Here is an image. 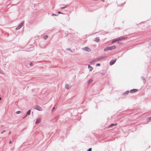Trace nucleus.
<instances>
[{
    "mask_svg": "<svg viewBox=\"0 0 151 151\" xmlns=\"http://www.w3.org/2000/svg\"><path fill=\"white\" fill-rule=\"evenodd\" d=\"M105 58V56H101L99 57L98 58H96L94 60H92L90 62V63H93L94 62H98L99 61H100V60L103 59Z\"/></svg>",
    "mask_w": 151,
    "mask_h": 151,
    "instance_id": "nucleus-1",
    "label": "nucleus"
},
{
    "mask_svg": "<svg viewBox=\"0 0 151 151\" xmlns=\"http://www.w3.org/2000/svg\"><path fill=\"white\" fill-rule=\"evenodd\" d=\"M116 48V46L115 45H113L110 47H106L104 49V51H107L109 50H111L113 49H115Z\"/></svg>",
    "mask_w": 151,
    "mask_h": 151,
    "instance_id": "nucleus-2",
    "label": "nucleus"
},
{
    "mask_svg": "<svg viewBox=\"0 0 151 151\" xmlns=\"http://www.w3.org/2000/svg\"><path fill=\"white\" fill-rule=\"evenodd\" d=\"M125 39V37H119L117 39H115L114 40L112 41V43H114L116 42H117L119 41L122 40H123Z\"/></svg>",
    "mask_w": 151,
    "mask_h": 151,
    "instance_id": "nucleus-3",
    "label": "nucleus"
},
{
    "mask_svg": "<svg viewBox=\"0 0 151 151\" xmlns=\"http://www.w3.org/2000/svg\"><path fill=\"white\" fill-rule=\"evenodd\" d=\"M34 109H37L39 111H42V108L38 106H33Z\"/></svg>",
    "mask_w": 151,
    "mask_h": 151,
    "instance_id": "nucleus-4",
    "label": "nucleus"
},
{
    "mask_svg": "<svg viewBox=\"0 0 151 151\" xmlns=\"http://www.w3.org/2000/svg\"><path fill=\"white\" fill-rule=\"evenodd\" d=\"M24 23L23 22H22L19 24V25L16 27V29L18 30L20 29L21 27L23 25Z\"/></svg>",
    "mask_w": 151,
    "mask_h": 151,
    "instance_id": "nucleus-5",
    "label": "nucleus"
},
{
    "mask_svg": "<svg viewBox=\"0 0 151 151\" xmlns=\"http://www.w3.org/2000/svg\"><path fill=\"white\" fill-rule=\"evenodd\" d=\"M82 49L84 51H86L88 52H90L91 51V49L88 47H85L82 48Z\"/></svg>",
    "mask_w": 151,
    "mask_h": 151,
    "instance_id": "nucleus-6",
    "label": "nucleus"
},
{
    "mask_svg": "<svg viewBox=\"0 0 151 151\" xmlns=\"http://www.w3.org/2000/svg\"><path fill=\"white\" fill-rule=\"evenodd\" d=\"M116 60H111L110 63V65H111L114 64Z\"/></svg>",
    "mask_w": 151,
    "mask_h": 151,
    "instance_id": "nucleus-7",
    "label": "nucleus"
},
{
    "mask_svg": "<svg viewBox=\"0 0 151 151\" xmlns=\"http://www.w3.org/2000/svg\"><path fill=\"white\" fill-rule=\"evenodd\" d=\"M137 90H138L137 89H134L131 90L130 92V93H133L134 92H137Z\"/></svg>",
    "mask_w": 151,
    "mask_h": 151,
    "instance_id": "nucleus-8",
    "label": "nucleus"
},
{
    "mask_svg": "<svg viewBox=\"0 0 151 151\" xmlns=\"http://www.w3.org/2000/svg\"><path fill=\"white\" fill-rule=\"evenodd\" d=\"M41 120V119L40 118L38 119L35 122L36 124H37L40 123Z\"/></svg>",
    "mask_w": 151,
    "mask_h": 151,
    "instance_id": "nucleus-9",
    "label": "nucleus"
},
{
    "mask_svg": "<svg viewBox=\"0 0 151 151\" xmlns=\"http://www.w3.org/2000/svg\"><path fill=\"white\" fill-rule=\"evenodd\" d=\"M129 93V91H127L125 92H124V93H123L122 94V95H127Z\"/></svg>",
    "mask_w": 151,
    "mask_h": 151,
    "instance_id": "nucleus-10",
    "label": "nucleus"
},
{
    "mask_svg": "<svg viewBox=\"0 0 151 151\" xmlns=\"http://www.w3.org/2000/svg\"><path fill=\"white\" fill-rule=\"evenodd\" d=\"M141 78L142 80L144 83H145L146 82V80L145 78L143 76H142Z\"/></svg>",
    "mask_w": 151,
    "mask_h": 151,
    "instance_id": "nucleus-11",
    "label": "nucleus"
},
{
    "mask_svg": "<svg viewBox=\"0 0 151 151\" xmlns=\"http://www.w3.org/2000/svg\"><path fill=\"white\" fill-rule=\"evenodd\" d=\"M88 68H90L89 71H91L93 69V68L92 67L90 66L89 65H88Z\"/></svg>",
    "mask_w": 151,
    "mask_h": 151,
    "instance_id": "nucleus-12",
    "label": "nucleus"
},
{
    "mask_svg": "<svg viewBox=\"0 0 151 151\" xmlns=\"http://www.w3.org/2000/svg\"><path fill=\"white\" fill-rule=\"evenodd\" d=\"M31 111V110H29L26 113V114H27V115H29L30 114Z\"/></svg>",
    "mask_w": 151,
    "mask_h": 151,
    "instance_id": "nucleus-13",
    "label": "nucleus"
},
{
    "mask_svg": "<svg viewBox=\"0 0 151 151\" xmlns=\"http://www.w3.org/2000/svg\"><path fill=\"white\" fill-rule=\"evenodd\" d=\"M99 39L98 37H96L95 38V41H96L97 42H99Z\"/></svg>",
    "mask_w": 151,
    "mask_h": 151,
    "instance_id": "nucleus-14",
    "label": "nucleus"
},
{
    "mask_svg": "<svg viewBox=\"0 0 151 151\" xmlns=\"http://www.w3.org/2000/svg\"><path fill=\"white\" fill-rule=\"evenodd\" d=\"M68 6V5H66L65 6L61 7L60 9H64L66 8Z\"/></svg>",
    "mask_w": 151,
    "mask_h": 151,
    "instance_id": "nucleus-15",
    "label": "nucleus"
},
{
    "mask_svg": "<svg viewBox=\"0 0 151 151\" xmlns=\"http://www.w3.org/2000/svg\"><path fill=\"white\" fill-rule=\"evenodd\" d=\"M92 81H93V80L92 79H89L88 81V84L92 82Z\"/></svg>",
    "mask_w": 151,
    "mask_h": 151,
    "instance_id": "nucleus-16",
    "label": "nucleus"
},
{
    "mask_svg": "<svg viewBox=\"0 0 151 151\" xmlns=\"http://www.w3.org/2000/svg\"><path fill=\"white\" fill-rule=\"evenodd\" d=\"M117 125L116 123L115 124H111L110 125V127H112L113 126H116Z\"/></svg>",
    "mask_w": 151,
    "mask_h": 151,
    "instance_id": "nucleus-17",
    "label": "nucleus"
},
{
    "mask_svg": "<svg viewBox=\"0 0 151 151\" xmlns=\"http://www.w3.org/2000/svg\"><path fill=\"white\" fill-rule=\"evenodd\" d=\"M65 87L67 89H68L69 88V86L68 84H66V85Z\"/></svg>",
    "mask_w": 151,
    "mask_h": 151,
    "instance_id": "nucleus-18",
    "label": "nucleus"
},
{
    "mask_svg": "<svg viewBox=\"0 0 151 151\" xmlns=\"http://www.w3.org/2000/svg\"><path fill=\"white\" fill-rule=\"evenodd\" d=\"M48 36L47 35L45 36L43 38V39L44 40H46Z\"/></svg>",
    "mask_w": 151,
    "mask_h": 151,
    "instance_id": "nucleus-19",
    "label": "nucleus"
},
{
    "mask_svg": "<svg viewBox=\"0 0 151 151\" xmlns=\"http://www.w3.org/2000/svg\"><path fill=\"white\" fill-rule=\"evenodd\" d=\"M21 113V111H18L16 112V114H19L20 113Z\"/></svg>",
    "mask_w": 151,
    "mask_h": 151,
    "instance_id": "nucleus-20",
    "label": "nucleus"
},
{
    "mask_svg": "<svg viewBox=\"0 0 151 151\" xmlns=\"http://www.w3.org/2000/svg\"><path fill=\"white\" fill-rule=\"evenodd\" d=\"M6 131L5 130H3L2 131H1V134H2L3 133H4Z\"/></svg>",
    "mask_w": 151,
    "mask_h": 151,
    "instance_id": "nucleus-21",
    "label": "nucleus"
},
{
    "mask_svg": "<svg viewBox=\"0 0 151 151\" xmlns=\"http://www.w3.org/2000/svg\"><path fill=\"white\" fill-rule=\"evenodd\" d=\"M33 64L32 63H31L29 64V65L31 66H32L33 65Z\"/></svg>",
    "mask_w": 151,
    "mask_h": 151,
    "instance_id": "nucleus-22",
    "label": "nucleus"
},
{
    "mask_svg": "<svg viewBox=\"0 0 151 151\" xmlns=\"http://www.w3.org/2000/svg\"><path fill=\"white\" fill-rule=\"evenodd\" d=\"M52 16H58V15H57L56 14H52Z\"/></svg>",
    "mask_w": 151,
    "mask_h": 151,
    "instance_id": "nucleus-23",
    "label": "nucleus"
},
{
    "mask_svg": "<svg viewBox=\"0 0 151 151\" xmlns=\"http://www.w3.org/2000/svg\"><path fill=\"white\" fill-rule=\"evenodd\" d=\"M88 151H91V148H89V149L88 150Z\"/></svg>",
    "mask_w": 151,
    "mask_h": 151,
    "instance_id": "nucleus-24",
    "label": "nucleus"
},
{
    "mask_svg": "<svg viewBox=\"0 0 151 151\" xmlns=\"http://www.w3.org/2000/svg\"><path fill=\"white\" fill-rule=\"evenodd\" d=\"M27 115L26 114L23 117V119H24L27 116Z\"/></svg>",
    "mask_w": 151,
    "mask_h": 151,
    "instance_id": "nucleus-25",
    "label": "nucleus"
},
{
    "mask_svg": "<svg viewBox=\"0 0 151 151\" xmlns=\"http://www.w3.org/2000/svg\"><path fill=\"white\" fill-rule=\"evenodd\" d=\"M100 63H97L96 64V66H100Z\"/></svg>",
    "mask_w": 151,
    "mask_h": 151,
    "instance_id": "nucleus-26",
    "label": "nucleus"
},
{
    "mask_svg": "<svg viewBox=\"0 0 151 151\" xmlns=\"http://www.w3.org/2000/svg\"><path fill=\"white\" fill-rule=\"evenodd\" d=\"M68 49H70V51L71 52H73L72 50L70 49V48H68Z\"/></svg>",
    "mask_w": 151,
    "mask_h": 151,
    "instance_id": "nucleus-27",
    "label": "nucleus"
},
{
    "mask_svg": "<svg viewBox=\"0 0 151 151\" xmlns=\"http://www.w3.org/2000/svg\"><path fill=\"white\" fill-rule=\"evenodd\" d=\"M101 74L102 75H104V74H104V73H101Z\"/></svg>",
    "mask_w": 151,
    "mask_h": 151,
    "instance_id": "nucleus-28",
    "label": "nucleus"
},
{
    "mask_svg": "<svg viewBox=\"0 0 151 151\" xmlns=\"http://www.w3.org/2000/svg\"><path fill=\"white\" fill-rule=\"evenodd\" d=\"M12 143V141L11 140H10L9 142V143L11 144V143Z\"/></svg>",
    "mask_w": 151,
    "mask_h": 151,
    "instance_id": "nucleus-29",
    "label": "nucleus"
},
{
    "mask_svg": "<svg viewBox=\"0 0 151 151\" xmlns=\"http://www.w3.org/2000/svg\"><path fill=\"white\" fill-rule=\"evenodd\" d=\"M55 109V108L54 107L52 108V111H53V110Z\"/></svg>",
    "mask_w": 151,
    "mask_h": 151,
    "instance_id": "nucleus-30",
    "label": "nucleus"
},
{
    "mask_svg": "<svg viewBox=\"0 0 151 151\" xmlns=\"http://www.w3.org/2000/svg\"><path fill=\"white\" fill-rule=\"evenodd\" d=\"M58 13L59 14H62V13H61V12H58Z\"/></svg>",
    "mask_w": 151,
    "mask_h": 151,
    "instance_id": "nucleus-31",
    "label": "nucleus"
},
{
    "mask_svg": "<svg viewBox=\"0 0 151 151\" xmlns=\"http://www.w3.org/2000/svg\"><path fill=\"white\" fill-rule=\"evenodd\" d=\"M11 131H9V134H11Z\"/></svg>",
    "mask_w": 151,
    "mask_h": 151,
    "instance_id": "nucleus-32",
    "label": "nucleus"
},
{
    "mask_svg": "<svg viewBox=\"0 0 151 151\" xmlns=\"http://www.w3.org/2000/svg\"><path fill=\"white\" fill-rule=\"evenodd\" d=\"M148 119H149V120H150L151 119V118H150V117L149 118H148Z\"/></svg>",
    "mask_w": 151,
    "mask_h": 151,
    "instance_id": "nucleus-33",
    "label": "nucleus"
},
{
    "mask_svg": "<svg viewBox=\"0 0 151 151\" xmlns=\"http://www.w3.org/2000/svg\"><path fill=\"white\" fill-rule=\"evenodd\" d=\"M1 97H0V101L1 100Z\"/></svg>",
    "mask_w": 151,
    "mask_h": 151,
    "instance_id": "nucleus-34",
    "label": "nucleus"
},
{
    "mask_svg": "<svg viewBox=\"0 0 151 151\" xmlns=\"http://www.w3.org/2000/svg\"><path fill=\"white\" fill-rule=\"evenodd\" d=\"M68 50H70V49H68Z\"/></svg>",
    "mask_w": 151,
    "mask_h": 151,
    "instance_id": "nucleus-35",
    "label": "nucleus"
},
{
    "mask_svg": "<svg viewBox=\"0 0 151 151\" xmlns=\"http://www.w3.org/2000/svg\"><path fill=\"white\" fill-rule=\"evenodd\" d=\"M150 118H151V116L150 117Z\"/></svg>",
    "mask_w": 151,
    "mask_h": 151,
    "instance_id": "nucleus-36",
    "label": "nucleus"
}]
</instances>
